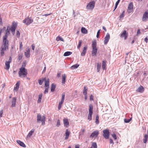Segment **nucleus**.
Segmentation results:
<instances>
[{"label": "nucleus", "instance_id": "1a4fd4ad", "mask_svg": "<svg viewBox=\"0 0 148 148\" xmlns=\"http://www.w3.org/2000/svg\"><path fill=\"white\" fill-rule=\"evenodd\" d=\"M133 4L132 2H130L129 4L128 7L127 12L128 13H130L133 10Z\"/></svg>", "mask_w": 148, "mask_h": 148}, {"label": "nucleus", "instance_id": "6e6d98bb", "mask_svg": "<svg viewBox=\"0 0 148 148\" xmlns=\"http://www.w3.org/2000/svg\"><path fill=\"white\" fill-rule=\"evenodd\" d=\"M110 144H112V145L114 143H113V141L112 139H110Z\"/></svg>", "mask_w": 148, "mask_h": 148}, {"label": "nucleus", "instance_id": "bb28decb", "mask_svg": "<svg viewBox=\"0 0 148 148\" xmlns=\"http://www.w3.org/2000/svg\"><path fill=\"white\" fill-rule=\"evenodd\" d=\"M56 87V85L54 84H52L51 85V92H53L54 91Z\"/></svg>", "mask_w": 148, "mask_h": 148}, {"label": "nucleus", "instance_id": "6ab92c4d", "mask_svg": "<svg viewBox=\"0 0 148 148\" xmlns=\"http://www.w3.org/2000/svg\"><path fill=\"white\" fill-rule=\"evenodd\" d=\"M25 55L26 57L29 58L30 57V49L29 48L27 49L25 53Z\"/></svg>", "mask_w": 148, "mask_h": 148}, {"label": "nucleus", "instance_id": "a19ab883", "mask_svg": "<svg viewBox=\"0 0 148 148\" xmlns=\"http://www.w3.org/2000/svg\"><path fill=\"white\" fill-rule=\"evenodd\" d=\"M17 26V24L16 23H12V25L11 28H14V29L16 28V27Z\"/></svg>", "mask_w": 148, "mask_h": 148}, {"label": "nucleus", "instance_id": "338daca9", "mask_svg": "<svg viewBox=\"0 0 148 148\" xmlns=\"http://www.w3.org/2000/svg\"><path fill=\"white\" fill-rule=\"evenodd\" d=\"M23 46L22 42H21L20 44V49H21L22 48V47Z\"/></svg>", "mask_w": 148, "mask_h": 148}, {"label": "nucleus", "instance_id": "ddd939ff", "mask_svg": "<svg viewBox=\"0 0 148 148\" xmlns=\"http://www.w3.org/2000/svg\"><path fill=\"white\" fill-rule=\"evenodd\" d=\"M144 91V87L141 86H140L136 90L137 92L140 93H142Z\"/></svg>", "mask_w": 148, "mask_h": 148}, {"label": "nucleus", "instance_id": "cd10ccee", "mask_svg": "<svg viewBox=\"0 0 148 148\" xmlns=\"http://www.w3.org/2000/svg\"><path fill=\"white\" fill-rule=\"evenodd\" d=\"M45 119L46 117L45 116H43L42 117V121H41L42 122L41 124L42 125H45Z\"/></svg>", "mask_w": 148, "mask_h": 148}, {"label": "nucleus", "instance_id": "c85d7f7f", "mask_svg": "<svg viewBox=\"0 0 148 148\" xmlns=\"http://www.w3.org/2000/svg\"><path fill=\"white\" fill-rule=\"evenodd\" d=\"M81 32L82 33L86 34L87 32V30L84 27H82L81 29Z\"/></svg>", "mask_w": 148, "mask_h": 148}, {"label": "nucleus", "instance_id": "c03bdc74", "mask_svg": "<svg viewBox=\"0 0 148 148\" xmlns=\"http://www.w3.org/2000/svg\"><path fill=\"white\" fill-rule=\"evenodd\" d=\"M87 89H86L85 87H84V91L83 92V93L84 95L87 94Z\"/></svg>", "mask_w": 148, "mask_h": 148}, {"label": "nucleus", "instance_id": "e433bc0d", "mask_svg": "<svg viewBox=\"0 0 148 148\" xmlns=\"http://www.w3.org/2000/svg\"><path fill=\"white\" fill-rule=\"evenodd\" d=\"M10 27H7V29L6 30V33L5 34H7L8 35L10 34Z\"/></svg>", "mask_w": 148, "mask_h": 148}, {"label": "nucleus", "instance_id": "412c9836", "mask_svg": "<svg viewBox=\"0 0 148 148\" xmlns=\"http://www.w3.org/2000/svg\"><path fill=\"white\" fill-rule=\"evenodd\" d=\"M45 87L46 88H49V79H45Z\"/></svg>", "mask_w": 148, "mask_h": 148}, {"label": "nucleus", "instance_id": "a18cd8bd", "mask_svg": "<svg viewBox=\"0 0 148 148\" xmlns=\"http://www.w3.org/2000/svg\"><path fill=\"white\" fill-rule=\"evenodd\" d=\"M82 42L81 40H79L78 45L77 47V48L78 49H79V48L80 47V46H81V44H82Z\"/></svg>", "mask_w": 148, "mask_h": 148}, {"label": "nucleus", "instance_id": "0eeeda50", "mask_svg": "<svg viewBox=\"0 0 148 148\" xmlns=\"http://www.w3.org/2000/svg\"><path fill=\"white\" fill-rule=\"evenodd\" d=\"M103 136L104 138L106 139L109 138V130L108 129H106L103 130Z\"/></svg>", "mask_w": 148, "mask_h": 148}, {"label": "nucleus", "instance_id": "473e14b6", "mask_svg": "<svg viewBox=\"0 0 148 148\" xmlns=\"http://www.w3.org/2000/svg\"><path fill=\"white\" fill-rule=\"evenodd\" d=\"M79 66V65L77 64H76L74 65H73L71 67V69H77Z\"/></svg>", "mask_w": 148, "mask_h": 148}, {"label": "nucleus", "instance_id": "aec40b11", "mask_svg": "<svg viewBox=\"0 0 148 148\" xmlns=\"http://www.w3.org/2000/svg\"><path fill=\"white\" fill-rule=\"evenodd\" d=\"M17 143L19 144L21 146L24 147H25L26 146L25 145L23 142H21L20 140H17L16 141Z\"/></svg>", "mask_w": 148, "mask_h": 148}, {"label": "nucleus", "instance_id": "4be33fe9", "mask_svg": "<svg viewBox=\"0 0 148 148\" xmlns=\"http://www.w3.org/2000/svg\"><path fill=\"white\" fill-rule=\"evenodd\" d=\"M35 131V130L33 129L31 130L27 136V138H30L32 134Z\"/></svg>", "mask_w": 148, "mask_h": 148}, {"label": "nucleus", "instance_id": "ea45409f", "mask_svg": "<svg viewBox=\"0 0 148 148\" xmlns=\"http://www.w3.org/2000/svg\"><path fill=\"white\" fill-rule=\"evenodd\" d=\"M85 131V130L84 129H82L79 133V135H83L84 134V132Z\"/></svg>", "mask_w": 148, "mask_h": 148}, {"label": "nucleus", "instance_id": "9d476101", "mask_svg": "<svg viewBox=\"0 0 148 148\" xmlns=\"http://www.w3.org/2000/svg\"><path fill=\"white\" fill-rule=\"evenodd\" d=\"M148 18V12L146 11L144 13L142 17V20L143 21L146 22Z\"/></svg>", "mask_w": 148, "mask_h": 148}, {"label": "nucleus", "instance_id": "603ef678", "mask_svg": "<svg viewBox=\"0 0 148 148\" xmlns=\"http://www.w3.org/2000/svg\"><path fill=\"white\" fill-rule=\"evenodd\" d=\"M140 29H138L137 30V36H138L139 35V34H140Z\"/></svg>", "mask_w": 148, "mask_h": 148}, {"label": "nucleus", "instance_id": "39448f33", "mask_svg": "<svg viewBox=\"0 0 148 148\" xmlns=\"http://www.w3.org/2000/svg\"><path fill=\"white\" fill-rule=\"evenodd\" d=\"M95 2L93 1L89 2L87 5L86 8L87 10H92L95 6Z\"/></svg>", "mask_w": 148, "mask_h": 148}, {"label": "nucleus", "instance_id": "f3484780", "mask_svg": "<svg viewBox=\"0 0 148 148\" xmlns=\"http://www.w3.org/2000/svg\"><path fill=\"white\" fill-rule=\"evenodd\" d=\"M8 37V34H5V36L3 37V43H8V41L7 40Z\"/></svg>", "mask_w": 148, "mask_h": 148}, {"label": "nucleus", "instance_id": "7ed1b4c3", "mask_svg": "<svg viewBox=\"0 0 148 148\" xmlns=\"http://www.w3.org/2000/svg\"><path fill=\"white\" fill-rule=\"evenodd\" d=\"M8 48V43H3V45L1 47V55L3 56L4 55V51Z\"/></svg>", "mask_w": 148, "mask_h": 148}, {"label": "nucleus", "instance_id": "58836bf2", "mask_svg": "<svg viewBox=\"0 0 148 148\" xmlns=\"http://www.w3.org/2000/svg\"><path fill=\"white\" fill-rule=\"evenodd\" d=\"M101 67V65L100 64H99V63H98L97 64V72H99L100 71V69Z\"/></svg>", "mask_w": 148, "mask_h": 148}, {"label": "nucleus", "instance_id": "72a5a7b5", "mask_svg": "<svg viewBox=\"0 0 148 148\" xmlns=\"http://www.w3.org/2000/svg\"><path fill=\"white\" fill-rule=\"evenodd\" d=\"M64 101L61 100V101L59 102L58 106V110H60L61 109L62 106V105Z\"/></svg>", "mask_w": 148, "mask_h": 148}, {"label": "nucleus", "instance_id": "393cba45", "mask_svg": "<svg viewBox=\"0 0 148 148\" xmlns=\"http://www.w3.org/2000/svg\"><path fill=\"white\" fill-rule=\"evenodd\" d=\"M10 63L6 61L5 62L6 67L5 69L7 70H8L10 67Z\"/></svg>", "mask_w": 148, "mask_h": 148}, {"label": "nucleus", "instance_id": "dca6fc26", "mask_svg": "<svg viewBox=\"0 0 148 148\" xmlns=\"http://www.w3.org/2000/svg\"><path fill=\"white\" fill-rule=\"evenodd\" d=\"M70 132L68 131V129H66V130L65 133V139L66 140L68 139L70 135Z\"/></svg>", "mask_w": 148, "mask_h": 148}, {"label": "nucleus", "instance_id": "b1692460", "mask_svg": "<svg viewBox=\"0 0 148 148\" xmlns=\"http://www.w3.org/2000/svg\"><path fill=\"white\" fill-rule=\"evenodd\" d=\"M87 47H84L83 49L82 52L81 53V55L82 56H84L85 55L86 53V51Z\"/></svg>", "mask_w": 148, "mask_h": 148}, {"label": "nucleus", "instance_id": "4c0bfd02", "mask_svg": "<svg viewBox=\"0 0 148 148\" xmlns=\"http://www.w3.org/2000/svg\"><path fill=\"white\" fill-rule=\"evenodd\" d=\"M106 67V62L104 61H102V68L103 70L105 69Z\"/></svg>", "mask_w": 148, "mask_h": 148}, {"label": "nucleus", "instance_id": "20e7f679", "mask_svg": "<svg viewBox=\"0 0 148 148\" xmlns=\"http://www.w3.org/2000/svg\"><path fill=\"white\" fill-rule=\"evenodd\" d=\"M88 112V120L90 121L92 120V116L93 113V106L92 104L89 106Z\"/></svg>", "mask_w": 148, "mask_h": 148}, {"label": "nucleus", "instance_id": "f704fd0d", "mask_svg": "<svg viewBox=\"0 0 148 148\" xmlns=\"http://www.w3.org/2000/svg\"><path fill=\"white\" fill-rule=\"evenodd\" d=\"M91 148H97V146L96 143L93 142L92 143Z\"/></svg>", "mask_w": 148, "mask_h": 148}, {"label": "nucleus", "instance_id": "13d9d810", "mask_svg": "<svg viewBox=\"0 0 148 148\" xmlns=\"http://www.w3.org/2000/svg\"><path fill=\"white\" fill-rule=\"evenodd\" d=\"M90 100L91 101L93 100V96L92 95H91L90 97Z\"/></svg>", "mask_w": 148, "mask_h": 148}, {"label": "nucleus", "instance_id": "79ce46f5", "mask_svg": "<svg viewBox=\"0 0 148 148\" xmlns=\"http://www.w3.org/2000/svg\"><path fill=\"white\" fill-rule=\"evenodd\" d=\"M99 116L98 115H97L96 116V121L95 122L96 123V124H98L99 122Z\"/></svg>", "mask_w": 148, "mask_h": 148}, {"label": "nucleus", "instance_id": "423d86ee", "mask_svg": "<svg viewBox=\"0 0 148 148\" xmlns=\"http://www.w3.org/2000/svg\"><path fill=\"white\" fill-rule=\"evenodd\" d=\"M23 23L25 24L29 25L32 23L33 19L31 18L28 17L23 20Z\"/></svg>", "mask_w": 148, "mask_h": 148}, {"label": "nucleus", "instance_id": "052dcab7", "mask_svg": "<svg viewBox=\"0 0 148 148\" xmlns=\"http://www.w3.org/2000/svg\"><path fill=\"white\" fill-rule=\"evenodd\" d=\"M144 40L146 43H147L148 41V39L147 37H146L145 38Z\"/></svg>", "mask_w": 148, "mask_h": 148}, {"label": "nucleus", "instance_id": "2f4dec72", "mask_svg": "<svg viewBox=\"0 0 148 148\" xmlns=\"http://www.w3.org/2000/svg\"><path fill=\"white\" fill-rule=\"evenodd\" d=\"M56 41H59L60 40H61L63 42L64 41V40L63 38H62L60 36H58V37H56Z\"/></svg>", "mask_w": 148, "mask_h": 148}, {"label": "nucleus", "instance_id": "f8f14e48", "mask_svg": "<svg viewBox=\"0 0 148 148\" xmlns=\"http://www.w3.org/2000/svg\"><path fill=\"white\" fill-rule=\"evenodd\" d=\"M128 35V34L126 33V30H124L121 34L120 37L121 38H123L124 36V39L125 40L127 38Z\"/></svg>", "mask_w": 148, "mask_h": 148}, {"label": "nucleus", "instance_id": "5fc2aeb1", "mask_svg": "<svg viewBox=\"0 0 148 148\" xmlns=\"http://www.w3.org/2000/svg\"><path fill=\"white\" fill-rule=\"evenodd\" d=\"M3 113V110H1L0 111V118L2 116V115Z\"/></svg>", "mask_w": 148, "mask_h": 148}, {"label": "nucleus", "instance_id": "864d4df0", "mask_svg": "<svg viewBox=\"0 0 148 148\" xmlns=\"http://www.w3.org/2000/svg\"><path fill=\"white\" fill-rule=\"evenodd\" d=\"M46 88L44 91V93L46 94L48 92V88Z\"/></svg>", "mask_w": 148, "mask_h": 148}, {"label": "nucleus", "instance_id": "c9c22d12", "mask_svg": "<svg viewBox=\"0 0 148 148\" xmlns=\"http://www.w3.org/2000/svg\"><path fill=\"white\" fill-rule=\"evenodd\" d=\"M42 97V94H40L39 95L38 99V103H40V102L41 100Z\"/></svg>", "mask_w": 148, "mask_h": 148}, {"label": "nucleus", "instance_id": "c756f323", "mask_svg": "<svg viewBox=\"0 0 148 148\" xmlns=\"http://www.w3.org/2000/svg\"><path fill=\"white\" fill-rule=\"evenodd\" d=\"M72 54V52L70 51H67L64 53V56H69Z\"/></svg>", "mask_w": 148, "mask_h": 148}, {"label": "nucleus", "instance_id": "4468645a", "mask_svg": "<svg viewBox=\"0 0 148 148\" xmlns=\"http://www.w3.org/2000/svg\"><path fill=\"white\" fill-rule=\"evenodd\" d=\"M63 122L65 127H67L69 126V122L68 121V119H67L64 118L63 119Z\"/></svg>", "mask_w": 148, "mask_h": 148}, {"label": "nucleus", "instance_id": "bf43d9fd", "mask_svg": "<svg viewBox=\"0 0 148 148\" xmlns=\"http://www.w3.org/2000/svg\"><path fill=\"white\" fill-rule=\"evenodd\" d=\"M124 122L126 123H128L130 122V121H129L128 120H127V119H125L124 120Z\"/></svg>", "mask_w": 148, "mask_h": 148}, {"label": "nucleus", "instance_id": "f03ea898", "mask_svg": "<svg viewBox=\"0 0 148 148\" xmlns=\"http://www.w3.org/2000/svg\"><path fill=\"white\" fill-rule=\"evenodd\" d=\"M92 55L93 56H96L97 51V49L96 47L97 42L96 40L92 41Z\"/></svg>", "mask_w": 148, "mask_h": 148}, {"label": "nucleus", "instance_id": "8fccbe9b", "mask_svg": "<svg viewBox=\"0 0 148 148\" xmlns=\"http://www.w3.org/2000/svg\"><path fill=\"white\" fill-rule=\"evenodd\" d=\"M112 136L113 138L115 139L116 140V134H112Z\"/></svg>", "mask_w": 148, "mask_h": 148}, {"label": "nucleus", "instance_id": "680f3d73", "mask_svg": "<svg viewBox=\"0 0 148 148\" xmlns=\"http://www.w3.org/2000/svg\"><path fill=\"white\" fill-rule=\"evenodd\" d=\"M120 0H118L116 3L115 5H118L119 2L120 1Z\"/></svg>", "mask_w": 148, "mask_h": 148}, {"label": "nucleus", "instance_id": "e2e57ef3", "mask_svg": "<svg viewBox=\"0 0 148 148\" xmlns=\"http://www.w3.org/2000/svg\"><path fill=\"white\" fill-rule=\"evenodd\" d=\"M12 61V58L11 57H10L9 58V61H8V62H9L10 63H11Z\"/></svg>", "mask_w": 148, "mask_h": 148}, {"label": "nucleus", "instance_id": "f257e3e1", "mask_svg": "<svg viewBox=\"0 0 148 148\" xmlns=\"http://www.w3.org/2000/svg\"><path fill=\"white\" fill-rule=\"evenodd\" d=\"M18 73L20 77L21 78L25 77L27 74V70L25 68H20Z\"/></svg>", "mask_w": 148, "mask_h": 148}, {"label": "nucleus", "instance_id": "6e6552de", "mask_svg": "<svg viewBox=\"0 0 148 148\" xmlns=\"http://www.w3.org/2000/svg\"><path fill=\"white\" fill-rule=\"evenodd\" d=\"M99 134V131L98 130H95L93 132L90 136V138H93L97 137Z\"/></svg>", "mask_w": 148, "mask_h": 148}, {"label": "nucleus", "instance_id": "a878e982", "mask_svg": "<svg viewBox=\"0 0 148 148\" xmlns=\"http://www.w3.org/2000/svg\"><path fill=\"white\" fill-rule=\"evenodd\" d=\"M66 75L65 74L62 75V84H64L66 82Z\"/></svg>", "mask_w": 148, "mask_h": 148}, {"label": "nucleus", "instance_id": "69168bd1", "mask_svg": "<svg viewBox=\"0 0 148 148\" xmlns=\"http://www.w3.org/2000/svg\"><path fill=\"white\" fill-rule=\"evenodd\" d=\"M25 63H24L23 64L21 67V68H25Z\"/></svg>", "mask_w": 148, "mask_h": 148}, {"label": "nucleus", "instance_id": "5701e85b", "mask_svg": "<svg viewBox=\"0 0 148 148\" xmlns=\"http://www.w3.org/2000/svg\"><path fill=\"white\" fill-rule=\"evenodd\" d=\"M42 117L40 114H39L37 116V121L38 123L42 121Z\"/></svg>", "mask_w": 148, "mask_h": 148}, {"label": "nucleus", "instance_id": "de8ad7c7", "mask_svg": "<svg viewBox=\"0 0 148 148\" xmlns=\"http://www.w3.org/2000/svg\"><path fill=\"white\" fill-rule=\"evenodd\" d=\"M15 29H14V28H11V32H12V34L13 35L15 34Z\"/></svg>", "mask_w": 148, "mask_h": 148}, {"label": "nucleus", "instance_id": "774afa93", "mask_svg": "<svg viewBox=\"0 0 148 148\" xmlns=\"http://www.w3.org/2000/svg\"><path fill=\"white\" fill-rule=\"evenodd\" d=\"M79 145H76L75 146V148H79Z\"/></svg>", "mask_w": 148, "mask_h": 148}, {"label": "nucleus", "instance_id": "4d7b16f0", "mask_svg": "<svg viewBox=\"0 0 148 148\" xmlns=\"http://www.w3.org/2000/svg\"><path fill=\"white\" fill-rule=\"evenodd\" d=\"M20 35V33L18 31L16 32V35L17 36L19 37Z\"/></svg>", "mask_w": 148, "mask_h": 148}, {"label": "nucleus", "instance_id": "9b49d317", "mask_svg": "<svg viewBox=\"0 0 148 148\" xmlns=\"http://www.w3.org/2000/svg\"><path fill=\"white\" fill-rule=\"evenodd\" d=\"M110 34L108 33H107L104 38V44L105 45H106L107 44L110 39Z\"/></svg>", "mask_w": 148, "mask_h": 148}, {"label": "nucleus", "instance_id": "2eb2a0df", "mask_svg": "<svg viewBox=\"0 0 148 148\" xmlns=\"http://www.w3.org/2000/svg\"><path fill=\"white\" fill-rule=\"evenodd\" d=\"M16 97H13L12 101V107H14L16 106Z\"/></svg>", "mask_w": 148, "mask_h": 148}, {"label": "nucleus", "instance_id": "7c9ffc66", "mask_svg": "<svg viewBox=\"0 0 148 148\" xmlns=\"http://www.w3.org/2000/svg\"><path fill=\"white\" fill-rule=\"evenodd\" d=\"M46 79V78H42V79H39L38 80V83L40 85H41L43 83V81H45Z\"/></svg>", "mask_w": 148, "mask_h": 148}, {"label": "nucleus", "instance_id": "49530a36", "mask_svg": "<svg viewBox=\"0 0 148 148\" xmlns=\"http://www.w3.org/2000/svg\"><path fill=\"white\" fill-rule=\"evenodd\" d=\"M60 125V120L59 119H58L57 121L56 126L57 127H58Z\"/></svg>", "mask_w": 148, "mask_h": 148}, {"label": "nucleus", "instance_id": "a211bd4d", "mask_svg": "<svg viewBox=\"0 0 148 148\" xmlns=\"http://www.w3.org/2000/svg\"><path fill=\"white\" fill-rule=\"evenodd\" d=\"M20 85V83L19 82H18L16 84L15 86L14 87V91H16L19 88Z\"/></svg>", "mask_w": 148, "mask_h": 148}, {"label": "nucleus", "instance_id": "37998d69", "mask_svg": "<svg viewBox=\"0 0 148 148\" xmlns=\"http://www.w3.org/2000/svg\"><path fill=\"white\" fill-rule=\"evenodd\" d=\"M125 11H123L122 14L120 15V16H119V17L120 18H123L124 16V14H125Z\"/></svg>", "mask_w": 148, "mask_h": 148}, {"label": "nucleus", "instance_id": "0e129e2a", "mask_svg": "<svg viewBox=\"0 0 148 148\" xmlns=\"http://www.w3.org/2000/svg\"><path fill=\"white\" fill-rule=\"evenodd\" d=\"M25 63H24L23 64L21 67V68H25Z\"/></svg>", "mask_w": 148, "mask_h": 148}, {"label": "nucleus", "instance_id": "3c124183", "mask_svg": "<svg viewBox=\"0 0 148 148\" xmlns=\"http://www.w3.org/2000/svg\"><path fill=\"white\" fill-rule=\"evenodd\" d=\"M100 29H99L98 31V32H97V36H96L97 37V38H98L99 37L100 32Z\"/></svg>", "mask_w": 148, "mask_h": 148}, {"label": "nucleus", "instance_id": "09e8293b", "mask_svg": "<svg viewBox=\"0 0 148 148\" xmlns=\"http://www.w3.org/2000/svg\"><path fill=\"white\" fill-rule=\"evenodd\" d=\"M65 96V94L64 93H62V96L61 100L64 101V97Z\"/></svg>", "mask_w": 148, "mask_h": 148}]
</instances>
